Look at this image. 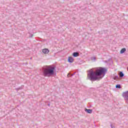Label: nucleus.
<instances>
[{
	"label": "nucleus",
	"instance_id": "nucleus-12",
	"mask_svg": "<svg viewBox=\"0 0 128 128\" xmlns=\"http://www.w3.org/2000/svg\"><path fill=\"white\" fill-rule=\"evenodd\" d=\"M119 79L120 78H118V76H116L114 78V80H119Z\"/></svg>",
	"mask_w": 128,
	"mask_h": 128
},
{
	"label": "nucleus",
	"instance_id": "nucleus-6",
	"mask_svg": "<svg viewBox=\"0 0 128 128\" xmlns=\"http://www.w3.org/2000/svg\"><path fill=\"white\" fill-rule=\"evenodd\" d=\"M85 112H88V114H92V109H85Z\"/></svg>",
	"mask_w": 128,
	"mask_h": 128
},
{
	"label": "nucleus",
	"instance_id": "nucleus-17",
	"mask_svg": "<svg viewBox=\"0 0 128 128\" xmlns=\"http://www.w3.org/2000/svg\"><path fill=\"white\" fill-rule=\"evenodd\" d=\"M48 106H50V104H48Z\"/></svg>",
	"mask_w": 128,
	"mask_h": 128
},
{
	"label": "nucleus",
	"instance_id": "nucleus-11",
	"mask_svg": "<svg viewBox=\"0 0 128 128\" xmlns=\"http://www.w3.org/2000/svg\"><path fill=\"white\" fill-rule=\"evenodd\" d=\"M116 88H122L120 84H116Z\"/></svg>",
	"mask_w": 128,
	"mask_h": 128
},
{
	"label": "nucleus",
	"instance_id": "nucleus-10",
	"mask_svg": "<svg viewBox=\"0 0 128 128\" xmlns=\"http://www.w3.org/2000/svg\"><path fill=\"white\" fill-rule=\"evenodd\" d=\"M91 60H94V62H96V58L95 56L91 57L90 58Z\"/></svg>",
	"mask_w": 128,
	"mask_h": 128
},
{
	"label": "nucleus",
	"instance_id": "nucleus-9",
	"mask_svg": "<svg viewBox=\"0 0 128 128\" xmlns=\"http://www.w3.org/2000/svg\"><path fill=\"white\" fill-rule=\"evenodd\" d=\"M119 76L120 78H124V74L122 72H120L119 74Z\"/></svg>",
	"mask_w": 128,
	"mask_h": 128
},
{
	"label": "nucleus",
	"instance_id": "nucleus-15",
	"mask_svg": "<svg viewBox=\"0 0 128 128\" xmlns=\"http://www.w3.org/2000/svg\"><path fill=\"white\" fill-rule=\"evenodd\" d=\"M16 90H22V88H16Z\"/></svg>",
	"mask_w": 128,
	"mask_h": 128
},
{
	"label": "nucleus",
	"instance_id": "nucleus-7",
	"mask_svg": "<svg viewBox=\"0 0 128 128\" xmlns=\"http://www.w3.org/2000/svg\"><path fill=\"white\" fill-rule=\"evenodd\" d=\"M72 56H74V58H76V56H80V54H78V52H74Z\"/></svg>",
	"mask_w": 128,
	"mask_h": 128
},
{
	"label": "nucleus",
	"instance_id": "nucleus-5",
	"mask_svg": "<svg viewBox=\"0 0 128 128\" xmlns=\"http://www.w3.org/2000/svg\"><path fill=\"white\" fill-rule=\"evenodd\" d=\"M68 62L71 64L74 62V58H72V57H68Z\"/></svg>",
	"mask_w": 128,
	"mask_h": 128
},
{
	"label": "nucleus",
	"instance_id": "nucleus-16",
	"mask_svg": "<svg viewBox=\"0 0 128 128\" xmlns=\"http://www.w3.org/2000/svg\"><path fill=\"white\" fill-rule=\"evenodd\" d=\"M34 36V34H31L30 36V38H32Z\"/></svg>",
	"mask_w": 128,
	"mask_h": 128
},
{
	"label": "nucleus",
	"instance_id": "nucleus-4",
	"mask_svg": "<svg viewBox=\"0 0 128 128\" xmlns=\"http://www.w3.org/2000/svg\"><path fill=\"white\" fill-rule=\"evenodd\" d=\"M42 52H43V54H47L50 52V50H48V48H44L42 50Z\"/></svg>",
	"mask_w": 128,
	"mask_h": 128
},
{
	"label": "nucleus",
	"instance_id": "nucleus-2",
	"mask_svg": "<svg viewBox=\"0 0 128 128\" xmlns=\"http://www.w3.org/2000/svg\"><path fill=\"white\" fill-rule=\"evenodd\" d=\"M56 66L54 65L50 66H44L42 68L43 70V76H52L54 74V70H56Z\"/></svg>",
	"mask_w": 128,
	"mask_h": 128
},
{
	"label": "nucleus",
	"instance_id": "nucleus-3",
	"mask_svg": "<svg viewBox=\"0 0 128 128\" xmlns=\"http://www.w3.org/2000/svg\"><path fill=\"white\" fill-rule=\"evenodd\" d=\"M122 96L126 100H128V91L124 92L122 94Z\"/></svg>",
	"mask_w": 128,
	"mask_h": 128
},
{
	"label": "nucleus",
	"instance_id": "nucleus-1",
	"mask_svg": "<svg viewBox=\"0 0 128 128\" xmlns=\"http://www.w3.org/2000/svg\"><path fill=\"white\" fill-rule=\"evenodd\" d=\"M106 72V69L102 67L97 68L96 71H94L92 69H90L88 70L86 80H89L91 82L100 80L104 76Z\"/></svg>",
	"mask_w": 128,
	"mask_h": 128
},
{
	"label": "nucleus",
	"instance_id": "nucleus-8",
	"mask_svg": "<svg viewBox=\"0 0 128 128\" xmlns=\"http://www.w3.org/2000/svg\"><path fill=\"white\" fill-rule=\"evenodd\" d=\"M126 50V48H122L120 51V54H122L124 53V52Z\"/></svg>",
	"mask_w": 128,
	"mask_h": 128
},
{
	"label": "nucleus",
	"instance_id": "nucleus-13",
	"mask_svg": "<svg viewBox=\"0 0 128 128\" xmlns=\"http://www.w3.org/2000/svg\"><path fill=\"white\" fill-rule=\"evenodd\" d=\"M74 74H76V72L73 73V74H70V73H68L67 76H74Z\"/></svg>",
	"mask_w": 128,
	"mask_h": 128
},
{
	"label": "nucleus",
	"instance_id": "nucleus-14",
	"mask_svg": "<svg viewBox=\"0 0 128 128\" xmlns=\"http://www.w3.org/2000/svg\"><path fill=\"white\" fill-rule=\"evenodd\" d=\"M110 126V127H111L112 128H115V127H114V126L112 125V124H111Z\"/></svg>",
	"mask_w": 128,
	"mask_h": 128
}]
</instances>
